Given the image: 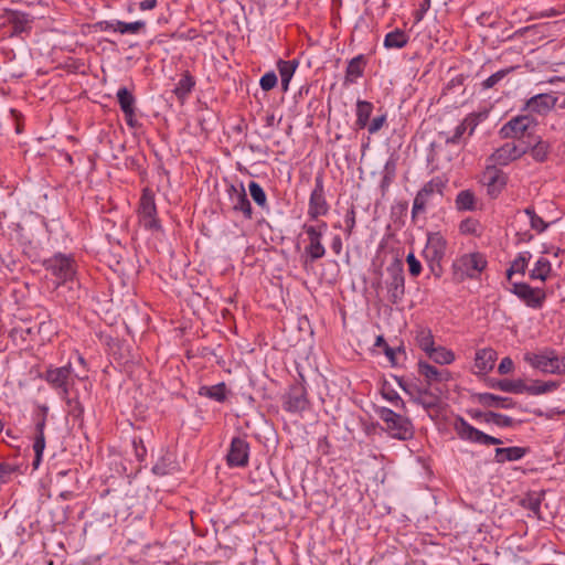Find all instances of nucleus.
<instances>
[{
	"instance_id": "nucleus-57",
	"label": "nucleus",
	"mask_w": 565,
	"mask_h": 565,
	"mask_svg": "<svg viewBox=\"0 0 565 565\" xmlns=\"http://www.w3.org/2000/svg\"><path fill=\"white\" fill-rule=\"evenodd\" d=\"M513 367H514V363H513L512 359L507 356L501 360V362L498 366V372L501 375H504V374L510 373L513 370Z\"/></svg>"
},
{
	"instance_id": "nucleus-25",
	"label": "nucleus",
	"mask_w": 565,
	"mask_h": 565,
	"mask_svg": "<svg viewBox=\"0 0 565 565\" xmlns=\"http://www.w3.org/2000/svg\"><path fill=\"white\" fill-rule=\"evenodd\" d=\"M418 373L425 377L426 385L430 386L434 382H447L450 379V373L447 370H438L436 366L419 361Z\"/></svg>"
},
{
	"instance_id": "nucleus-8",
	"label": "nucleus",
	"mask_w": 565,
	"mask_h": 565,
	"mask_svg": "<svg viewBox=\"0 0 565 565\" xmlns=\"http://www.w3.org/2000/svg\"><path fill=\"white\" fill-rule=\"evenodd\" d=\"M444 188H445V182L439 177H436L424 184V186L417 192V194L414 199V202H413V209H412L413 220L417 215L425 213L426 206L430 202L433 195H435V194L443 195Z\"/></svg>"
},
{
	"instance_id": "nucleus-46",
	"label": "nucleus",
	"mask_w": 565,
	"mask_h": 565,
	"mask_svg": "<svg viewBox=\"0 0 565 565\" xmlns=\"http://www.w3.org/2000/svg\"><path fill=\"white\" fill-rule=\"evenodd\" d=\"M428 356L438 364H450L455 360V354L443 347L434 348Z\"/></svg>"
},
{
	"instance_id": "nucleus-24",
	"label": "nucleus",
	"mask_w": 565,
	"mask_h": 565,
	"mask_svg": "<svg viewBox=\"0 0 565 565\" xmlns=\"http://www.w3.org/2000/svg\"><path fill=\"white\" fill-rule=\"evenodd\" d=\"M475 399L484 407L494 408H513L516 403L510 397L494 395L492 393H477L473 395Z\"/></svg>"
},
{
	"instance_id": "nucleus-42",
	"label": "nucleus",
	"mask_w": 565,
	"mask_h": 565,
	"mask_svg": "<svg viewBox=\"0 0 565 565\" xmlns=\"http://www.w3.org/2000/svg\"><path fill=\"white\" fill-rule=\"evenodd\" d=\"M145 28H146V22L142 20H138L135 22H124V21L116 20L115 32H119L121 34H126V33L137 34Z\"/></svg>"
},
{
	"instance_id": "nucleus-59",
	"label": "nucleus",
	"mask_w": 565,
	"mask_h": 565,
	"mask_svg": "<svg viewBox=\"0 0 565 565\" xmlns=\"http://www.w3.org/2000/svg\"><path fill=\"white\" fill-rule=\"evenodd\" d=\"M430 8V0H425L420 8L414 12L415 23H418L423 20L425 13Z\"/></svg>"
},
{
	"instance_id": "nucleus-38",
	"label": "nucleus",
	"mask_w": 565,
	"mask_h": 565,
	"mask_svg": "<svg viewBox=\"0 0 565 565\" xmlns=\"http://www.w3.org/2000/svg\"><path fill=\"white\" fill-rule=\"evenodd\" d=\"M194 85L195 81L193 76H191L189 72H185L178 82V84L175 85L173 93L177 95L179 99H183L191 93Z\"/></svg>"
},
{
	"instance_id": "nucleus-26",
	"label": "nucleus",
	"mask_w": 565,
	"mask_h": 565,
	"mask_svg": "<svg viewBox=\"0 0 565 565\" xmlns=\"http://www.w3.org/2000/svg\"><path fill=\"white\" fill-rule=\"evenodd\" d=\"M529 449L524 447L513 446L505 448H495L494 449V458L493 460L497 463H504L508 461H518L521 460L526 454Z\"/></svg>"
},
{
	"instance_id": "nucleus-11",
	"label": "nucleus",
	"mask_w": 565,
	"mask_h": 565,
	"mask_svg": "<svg viewBox=\"0 0 565 565\" xmlns=\"http://www.w3.org/2000/svg\"><path fill=\"white\" fill-rule=\"evenodd\" d=\"M329 205L324 196L323 179L321 175L316 177L315 188L310 194L308 215L311 220H318L328 213Z\"/></svg>"
},
{
	"instance_id": "nucleus-7",
	"label": "nucleus",
	"mask_w": 565,
	"mask_h": 565,
	"mask_svg": "<svg viewBox=\"0 0 565 565\" xmlns=\"http://www.w3.org/2000/svg\"><path fill=\"white\" fill-rule=\"evenodd\" d=\"M399 386L412 397L413 402L423 406L425 409H435L439 407L440 394L439 388L430 390L428 385L420 387L417 385L407 386L401 380Z\"/></svg>"
},
{
	"instance_id": "nucleus-4",
	"label": "nucleus",
	"mask_w": 565,
	"mask_h": 565,
	"mask_svg": "<svg viewBox=\"0 0 565 565\" xmlns=\"http://www.w3.org/2000/svg\"><path fill=\"white\" fill-rule=\"evenodd\" d=\"M446 248L447 242L439 232L428 233L423 257L428 263L430 270L437 276L441 270L440 263L446 255Z\"/></svg>"
},
{
	"instance_id": "nucleus-29",
	"label": "nucleus",
	"mask_w": 565,
	"mask_h": 565,
	"mask_svg": "<svg viewBox=\"0 0 565 565\" xmlns=\"http://www.w3.org/2000/svg\"><path fill=\"white\" fill-rule=\"evenodd\" d=\"M489 386L508 393L521 394L524 393L525 383L522 380H490Z\"/></svg>"
},
{
	"instance_id": "nucleus-15",
	"label": "nucleus",
	"mask_w": 565,
	"mask_h": 565,
	"mask_svg": "<svg viewBox=\"0 0 565 565\" xmlns=\"http://www.w3.org/2000/svg\"><path fill=\"white\" fill-rule=\"evenodd\" d=\"M72 374V365L61 367H49L45 371L44 380L55 390L60 391L63 397H66L70 393L68 381Z\"/></svg>"
},
{
	"instance_id": "nucleus-55",
	"label": "nucleus",
	"mask_w": 565,
	"mask_h": 565,
	"mask_svg": "<svg viewBox=\"0 0 565 565\" xmlns=\"http://www.w3.org/2000/svg\"><path fill=\"white\" fill-rule=\"evenodd\" d=\"M406 262L408 264L409 274L413 277H417L422 273V264H420V262L415 257V255L413 253H409L407 255Z\"/></svg>"
},
{
	"instance_id": "nucleus-44",
	"label": "nucleus",
	"mask_w": 565,
	"mask_h": 565,
	"mask_svg": "<svg viewBox=\"0 0 565 565\" xmlns=\"http://www.w3.org/2000/svg\"><path fill=\"white\" fill-rule=\"evenodd\" d=\"M374 345L377 347V348H382L383 349L384 354L388 359V361H390L392 366H395L397 364V362H396V353L397 352H404L403 347H398L397 349L391 348L386 343V341H385L383 335H377L376 337Z\"/></svg>"
},
{
	"instance_id": "nucleus-31",
	"label": "nucleus",
	"mask_w": 565,
	"mask_h": 565,
	"mask_svg": "<svg viewBox=\"0 0 565 565\" xmlns=\"http://www.w3.org/2000/svg\"><path fill=\"white\" fill-rule=\"evenodd\" d=\"M373 111V104L366 100H358L356 103V120L355 125L359 129L366 128Z\"/></svg>"
},
{
	"instance_id": "nucleus-12",
	"label": "nucleus",
	"mask_w": 565,
	"mask_h": 565,
	"mask_svg": "<svg viewBox=\"0 0 565 565\" xmlns=\"http://www.w3.org/2000/svg\"><path fill=\"white\" fill-rule=\"evenodd\" d=\"M512 294L523 300L527 307L539 309L546 298L545 291L541 288H533L526 282H513L510 289Z\"/></svg>"
},
{
	"instance_id": "nucleus-54",
	"label": "nucleus",
	"mask_w": 565,
	"mask_h": 565,
	"mask_svg": "<svg viewBox=\"0 0 565 565\" xmlns=\"http://www.w3.org/2000/svg\"><path fill=\"white\" fill-rule=\"evenodd\" d=\"M386 122V114H382L373 118L366 126L369 134L374 135L379 132Z\"/></svg>"
},
{
	"instance_id": "nucleus-21",
	"label": "nucleus",
	"mask_w": 565,
	"mask_h": 565,
	"mask_svg": "<svg viewBox=\"0 0 565 565\" xmlns=\"http://www.w3.org/2000/svg\"><path fill=\"white\" fill-rule=\"evenodd\" d=\"M507 181V174L495 167H488L482 174V182L487 185L491 198H497L501 193Z\"/></svg>"
},
{
	"instance_id": "nucleus-27",
	"label": "nucleus",
	"mask_w": 565,
	"mask_h": 565,
	"mask_svg": "<svg viewBox=\"0 0 565 565\" xmlns=\"http://www.w3.org/2000/svg\"><path fill=\"white\" fill-rule=\"evenodd\" d=\"M497 352L493 349H481L476 353L475 366L479 372L487 373L494 366Z\"/></svg>"
},
{
	"instance_id": "nucleus-2",
	"label": "nucleus",
	"mask_w": 565,
	"mask_h": 565,
	"mask_svg": "<svg viewBox=\"0 0 565 565\" xmlns=\"http://www.w3.org/2000/svg\"><path fill=\"white\" fill-rule=\"evenodd\" d=\"M43 266L46 271L55 277L57 286L72 281L76 274L74 259L61 253L45 259Z\"/></svg>"
},
{
	"instance_id": "nucleus-60",
	"label": "nucleus",
	"mask_w": 565,
	"mask_h": 565,
	"mask_svg": "<svg viewBox=\"0 0 565 565\" xmlns=\"http://www.w3.org/2000/svg\"><path fill=\"white\" fill-rule=\"evenodd\" d=\"M384 396L388 401L393 402L396 407H398V406L404 407V402L396 392L392 391V392L385 394Z\"/></svg>"
},
{
	"instance_id": "nucleus-48",
	"label": "nucleus",
	"mask_w": 565,
	"mask_h": 565,
	"mask_svg": "<svg viewBox=\"0 0 565 565\" xmlns=\"http://www.w3.org/2000/svg\"><path fill=\"white\" fill-rule=\"evenodd\" d=\"M173 460L170 455L162 456L152 467V472L157 476H166L173 469Z\"/></svg>"
},
{
	"instance_id": "nucleus-63",
	"label": "nucleus",
	"mask_w": 565,
	"mask_h": 565,
	"mask_svg": "<svg viewBox=\"0 0 565 565\" xmlns=\"http://www.w3.org/2000/svg\"><path fill=\"white\" fill-rule=\"evenodd\" d=\"M157 0H143L139 3V9L142 11L152 10L157 7Z\"/></svg>"
},
{
	"instance_id": "nucleus-64",
	"label": "nucleus",
	"mask_w": 565,
	"mask_h": 565,
	"mask_svg": "<svg viewBox=\"0 0 565 565\" xmlns=\"http://www.w3.org/2000/svg\"><path fill=\"white\" fill-rule=\"evenodd\" d=\"M14 470H15L14 467H12L9 463H6V462L0 463V479L12 473Z\"/></svg>"
},
{
	"instance_id": "nucleus-34",
	"label": "nucleus",
	"mask_w": 565,
	"mask_h": 565,
	"mask_svg": "<svg viewBox=\"0 0 565 565\" xmlns=\"http://www.w3.org/2000/svg\"><path fill=\"white\" fill-rule=\"evenodd\" d=\"M364 66L365 60L363 55L353 57L348 64L345 79L351 83L355 82L356 78L363 75Z\"/></svg>"
},
{
	"instance_id": "nucleus-10",
	"label": "nucleus",
	"mask_w": 565,
	"mask_h": 565,
	"mask_svg": "<svg viewBox=\"0 0 565 565\" xmlns=\"http://www.w3.org/2000/svg\"><path fill=\"white\" fill-rule=\"evenodd\" d=\"M536 126V121L529 115H519L507 121L500 129L503 139H521L527 131Z\"/></svg>"
},
{
	"instance_id": "nucleus-45",
	"label": "nucleus",
	"mask_w": 565,
	"mask_h": 565,
	"mask_svg": "<svg viewBox=\"0 0 565 565\" xmlns=\"http://www.w3.org/2000/svg\"><path fill=\"white\" fill-rule=\"evenodd\" d=\"M456 206L459 211L475 210V194L469 190L459 192L456 198Z\"/></svg>"
},
{
	"instance_id": "nucleus-35",
	"label": "nucleus",
	"mask_w": 565,
	"mask_h": 565,
	"mask_svg": "<svg viewBox=\"0 0 565 565\" xmlns=\"http://www.w3.org/2000/svg\"><path fill=\"white\" fill-rule=\"evenodd\" d=\"M531 257L530 252L520 253L507 269L508 280H511L514 274H524Z\"/></svg>"
},
{
	"instance_id": "nucleus-13",
	"label": "nucleus",
	"mask_w": 565,
	"mask_h": 565,
	"mask_svg": "<svg viewBox=\"0 0 565 565\" xmlns=\"http://www.w3.org/2000/svg\"><path fill=\"white\" fill-rule=\"evenodd\" d=\"M477 127L476 118L470 115L466 117L455 129L452 136H448L445 132H440L439 136L445 138V146L454 148V153L457 156L462 149L463 135L469 129V136H471Z\"/></svg>"
},
{
	"instance_id": "nucleus-22",
	"label": "nucleus",
	"mask_w": 565,
	"mask_h": 565,
	"mask_svg": "<svg viewBox=\"0 0 565 565\" xmlns=\"http://www.w3.org/2000/svg\"><path fill=\"white\" fill-rule=\"evenodd\" d=\"M556 103L557 97L553 96L552 94H537L526 100L525 109L539 115H545L554 108Z\"/></svg>"
},
{
	"instance_id": "nucleus-62",
	"label": "nucleus",
	"mask_w": 565,
	"mask_h": 565,
	"mask_svg": "<svg viewBox=\"0 0 565 565\" xmlns=\"http://www.w3.org/2000/svg\"><path fill=\"white\" fill-rule=\"evenodd\" d=\"M331 248L334 254L339 255L342 250V241L339 235L334 236L331 243Z\"/></svg>"
},
{
	"instance_id": "nucleus-20",
	"label": "nucleus",
	"mask_w": 565,
	"mask_h": 565,
	"mask_svg": "<svg viewBox=\"0 0 565 565\" xmlns=\"http://www.w3.org/2000/svg\"><path fill=\"white\" fill-rule=\"evenodd\" d=\"M524 360L533 367L542 371L543 373L558 374V355L554 351L540 353V354H525Z\"/></svg>"
},
{
	"instance_id": "nucleus-41",
	"label": "nucleus",
	"mask_w": 565,
	"mask_h": 565,
	"mask_svg": "<svg viewBox=\"0 0 565 565\" xmlns=\"http://www.w3.org/2000/svg\"><path fill=\"white\" fill-rule=\"evenodd\" d=\"M45 415H43L40 420L35 424V431L36 436L33 444V450L34 454H42L45 448V436H44V428H45Z\"/></svg>"
},
{
	"instance_id": "nucleus-56",
	"label": "nucleus",
	"mask_w": 565,
	"mask_h": 565,
	"mask_svg": "<svg viewBox=\"0 0 565 565\" xmlns=\"http://www.w3.org/2000/svg\"><path fill=\"white\" fill-rule=\"evenodd\" d=\"M344 223L347 225L345 232L350 236L353 232V228L355 226V211L353 207L348 210L345 216H344Z\"/></svg>"
},
{
	"instance_id": "nucleus-52",
	"label": "nucleus",
	"mask_w": 565,
	"mask_h": 565,
	"mask_svg": "<svg viewBox=\"0 0 565 565\" xmlns=\"http://www.w3.org/2000/svg\"><path fill=\"white\" fill-rule=\"evenodd\" d=\"M263 90L268 92L277 85V75L275 72L265 73L259 81Z\"/></svg>"
},
{
	"instance_id": "nucleus-17",
	"label": "nucleus",
	"mask_w": 565,
	"mask_h": 565,
	"mask_svg": "<svg viewBox=\"0 0 565 565\" xmlns=\"http://www.w3.org/2000/svg\"><path fill=\"white\" fill-rule=\"evenodd\" d=\"M302 228L308 235L309 241V244L305 248V253L307 256L306 263H315L316 260L322 258L326 255V248L321 243V233L320 231L315 230L313 225L305 224Z\"/></svg>"
},
{
	"instance_id": "nucleus-28",
	"label": "nucleus",
	"mask_w": 565,
	"mask_h": 565,
	"mask_svg": "<svg viewBox=\"0 0 565 565\" xmlns=\"http://www.w3.org/2000/svg\"><path fill=\"white\" fill-rule=\"evenodd\" d=\"M409 41L408 34L402 29L388 32L384 38V47L387 50L403 49Z\"/></svg>"
},
{
	"instance_id": "nucleus-6",
	"label": "nucleus",
	"mask_w": 565,
	"mask_h": 565,
	"mask_svg": "<svg viewBox=\"0 0 565 565\" xmlns=\"http://www.w3.org/2000/svg\"><path fill=\"white\" fill-rule=\"evenodd\" d=\"M487 266V259L480 253L465 254L454 263L458 279L476 278Z\"/></svg>"
},
{
	"instance_id": "nucleus-49",
	"label": "nucleus",
	"mask_w": 565,
	"mask_h": 565,
	"mask_svg": "<svg viewBox=\"0 0 565 565\" xmlns=\"http://www.w3.org/2000/svg\"><path fill=\"white\" fill-rule=\"evenodd\" d=\"M396 172V162L393 159H390L384 167V175L381 181L382 190H385L390 186L395 178Z\"/></svg>"
},
{
	"instance_id": "nucleus-14",
	"label": "nucleus",
	"mask_w": 565,
	"mask_h": 565,
	"mask_svg": "<svg viewBox=\"0 0 565 565\" xmlns=\"http://www.w3.org/2000/svg\"><path fill=\"white\" fill-rule=\"evenodd\" d=\"M226 192L228 194L232 211L235 213H242L246 220H252L253 209L244 185L241 184L239 186H236L231 184L226 189Z\"/></svg>"
},
{
	"instance_id": "nucleus-61",
	"label": "nucleus",
	"mask_w": 565,
	"mask_h": 565,
	"mask_svg": "<svg viewBox=\"0 0 565 565\" xmlns=\"http://www.w3.org/2000/svg\"><path fill=\"white\" fill-rule=\"evenodd\" d=\"M96 26L100 30V31H109V30H113L115 31V28H116V21H99Z\"/></svg>"
},
{
	"instance_id": "nucleus-19",
	"label": "nucleus",
	"mask_w": 565,
	"mask_h": 565,
	"mask_svg": "<svg viewBox=\"0 0 565 565\" xmlns=\"http://www.w3.org/2000/svg\"><path fill=\"white\" fill-rule=\"evenodd\" d=\"M248 443L241 437H234L226 456L227 465L230 467H245L248 463Z\"/></svg>"
},
{
	"instance_id": "nucleus-47",
	"label": "nucleus",
	"mask_w": 565,
	"mask_h": 565,
	"mask_svg": "<svg viewBox=\"0 0 565 565\" xmlns=\"http://www.w3.org/2000/svg\"><path fill=\"white\" fill-rule=\"evenodd\" d=\"M416 341H417L419 348L423 351H425L427 354L435 348L434 347V337H433L430 330L420 329L417 332Z\"/></svg>"
},
{
	"instance_id": "nucleus-53",
	"label": "nucleus",
	"mask_w": 565,
	"mask_h": 565,
	"mask_svg": "<svg viewBox=\"0 0 565 565\" xmlns=\"http://www.w3.org/2000/svg\"><path fill=\"white\" fill-rule=\"evenodd\" d=\"M68 414L74 419H81L84 414V407L78 399H67Z\"/></svg>"
},
{
	"instance_id": "nucleus-16",
	"label": "nucleus",
	"mask_w": 565,
	"mask_h": 565,
	"mask_svg": "<svg viewBox=\"0 0 565 565\" xmlns=\"http://www.w3.org/2000/svg\"><path fill=\"white\" fill-rule=\"evenodd\" d=\"M527 152L529 146H526L524 141H520L518 143L507 142L493 152L491 159L497 164L505 166L509 162L521 158Z\"/></svg>"
},
{
	"instance_id": "nucleus-18",
	"label": "nucleus",
	"mask_w": 565,
	"mask_h": 565,
	"mask_svg": "<svg viewBox=\"0 0 565 565\" xmlns=\"http://www.w3.org/2000/svg\"><path fill=\"white\" fill-rule=\"evenodd\" d=\"M307 391L303 385H292L284 398V409L289 413H300L308 407Z\"/></svg>"
},
{
	"instance_id": "nucleus-39",
	"label": "nucleus",
	"mask_w": 565,
	"mask_h": 565,
	"mask_svg": "<svg viewBox=\"0 0 565 565\" xmlns=\"http://www.w3.org/2000/svg\"><path fill=\"white\" fill-rule=\"evenodd\" d=\"M248 191L254 202L263 210H269L267 195L264 189L255 181H250L248 184Z\"/></svg>"
},
{
	"instance_id": "nucleus-32",
	"label": "nucleus",
	"mask_w": 565,
	"mask_h": 565,
	"mask_svg": "<svg viewBox=\"0 0 565 565\" xmlns=\"http://www.w3.org/2000/svg\"><path fill=\"white\" fill-rule=\"evenodd\" d=\"M227 388L225 383L221 382L212 386H201L199 390V394L201 396L209 397L216 402H224L226 399Z\"/></svg>"
},
{
	"instance_id": "nucleus-43",
	"label": "nucleus",
	"mask_w": 565,
	"mask_h": 565,
	"mask_svg": "<svg viewBox=\"0 0 565 565\" xmlns=\"http://www.w3.org/2000/svg\"><path fill=\"white\" fill-rule=\"evenodd\" d=\"M486 423L499 427H513L516 424L512 417L495 412H486Z\"/></svg>"
},
{
	"instance_id": "nucleus-50",
	"label": "nucleus",
	"mask_w": 565,
	"mask_h": 565,
	"mask_svg": "<svg viewBox=\"0 0 565 565\" xmlns=\"http://www.w3.org/2000/svg\"><path fill=\"white\" fill-rule=\"evenodd\" d=\"M513 70H514L513 67H509V68H503V70L495 72L494 74H492L491 76H489L487 79H484L482 82V84H481L482 88L483 89L492 88Z\"/></svg>"
},
{
	"instance_id": "nucleus-51",
	"label": "nucleus",
	"mask_w": 565,
	"mask_h": 565,
	"mask_svg": "<svg viewBox=\"0 0 565 565\" xmlns=\"http://www.w3.org/2000/svg\"><path fill=\"white\" fill-rule=\"evenodd\" d=\"M522 507L530 510L534 514L540 513L541 498L540 495L531 494L522 500Z\"/></svg>"
},
{
	"instance_id": "nucleus-58",
	"label": "nucleus",
	"mask_w": 565,
	"mask_h": 565,
	"mask_svg": "<svg viewBox=\"0 0 565 565\" xmlns=\"http://www.w3.org/2000/svg\"><path fill=\"white\" fill-rule=\"evenodd\" d=\"M530 224H531V227L533 230L537 231L539 233L544 232L547 227V223L544 222V220L541 216H539L537 214L534 217L532 216Z\"/></svg>"
},
{
	"instance_id": "nucleus-33",
	"label": "nucleus",
	"mask_w": 565,
	"mask_h": 565,
	"mask_svg": "<svg viewBox=\"0 0 565 565\" xmlns=\"http://www.w3.org/2000/svg\"><path fill=\"white\" fill-rule=\"evenodd\" d=\"M527 146V143H525ZM550 143L537 137L533 145H529V151L532 158L537 162H544L550 153Z\"/></svg>"
},
{
	"instance_id": "nucleus-40",
	"label": "nucleus",
	"mask_w": 565,
	"mask_h": 565,
	"mask_svg": "<svg viewBox=\"0 0 565 565\" xmlns=\"http://www.w3.org/2000/svg\"><path fill=\"white\" fill-rule=\"evenodd\" d=\"M550 273L551 263L546 258L541 257L536 260L534 268L530 271V278L545 281Z\"/></svg>"
},
{
	"instance_id": "nucleus-3",
	"label": "nucleus",
	"mask_w": 565,
	"mask_h": 565,
	"mask_svg": "<svg viewBox=\"0 0 565 565\" xmlns=\"http://www.w3.org/2000/svg\"><path fill=\"white\" fill-rule=\"evenodd\" d=\"M387 278L385 280V288L387 299L391 303H399L405 296V276L403 264L399 259H395L387 268Z\"/></svg>"
},
{
	"instance_id": "nucleus-1",
	"label": "nucleus",
	"mask_w": 565,
	"mask_h": 565,
	"mask_svg": "<svg viewBox=\"0 0 565 565\" xmlns=\"http://www.w3.org/2000/svg\"><path fill=\"white\" fill-rule=\"evenodd\" d=\"M380 418L385 423L387 433L398 440H409L414 436L412 422L394 411L383 407L379 412Z\"/></svg>"
},
{
	"instance_id": "nucleus-9",
	"label": "nucleus",
	"mask_w": 565,
	"mask_h": 565,
	"mask_svg": "<svg viewBox=\"0 0 565 565\" xmlns=\"http://www.w3.org/2000/svg\"><path fill=\"white\" fill-rule=\"evenodd\" d=\"M139 221L141 225L149 231H158L160 230V222L156 217L157 207L154 203V196L152 192L148 189H145L142 195L140 198L139 209H138Z\"/></svg>"
},
{
	"instance_id": "nucleus-37",
	"label": "nucleus",
	"mask_w": 565,
	"mask_h": 565,
	"mask_svg": "<svg viewBox=\"0 0 565 565\" xmlns=\"http://www.w3.org/2000/svg\"><path fill=\"white\" fill-rule=\"evenodd\" d=\"M558 386H559V383L557 381H547V382L536 381L532 385L525 384L524 393H527L530 395H542V394L550 393V392L557 390Z\"/></svg>"
},
{
	"instance_id": "nucleus-5",
	"label": "nucleus",
	"mask_w": 565,
	"mask_h": 565,
	"mask_svg": "<svg viewBox=\"0 0 565 565\" xmlns=\"http://www.w3.org/2000/svg\"><path fill=\"white\" fill-rule=\"evenodd\" d=\"M454 429H455L457 436L463 441L483 445V446L503 444V441L500 438L490 436V435L477 429L461 416H458L455 419Z\"/></svg>"
},
{
	"instance_id": "nucleus-30",
	"label": "nucleus",
	"mask_w": 565,
	"mask_h": 565,
	"mask_svg": "<svg viewBox=\"0 0 565 565\" xmlns=\"http://www.w3.org/2000/svg\"><path fill=\"white\" fill-rule=\"evenodd\" d=\"M278 66V71H279V75H280V78H281V87H282V90L284 92H287L288 90V86H289V83H290V79L298 66V61L296 60H292V61H284V60H280L277 64Z\"/></svg>"
},
{
	"instance_id": "nucleus-23",
	"label": "nucleus",
	"mask_w": 565,
	"mask_h": 565,
	"mask_svg": "<svg viewBox=\"0 0 565 565\" xmlns=\"http://www.w3.org/2000/svg\"><path fill=\"white\" fill-rule=\"evenodd\" d=\"M7 21L11 26V36H19L22 33H29L32 28L33 19L30 14L21 11H10L7 14Z\"/></svg>"
},
{
	"instance_id": "nucleus-36",
	"label": "nucleus",
	"mask_w": 565,
	"mask_h": 565,
	"mask_svg": "<svg viewBox=\"0 0 565 565\" xmlns=\"http://www.w3.org/2000/svg\"><path fill=\"white\" fill-rule=\"evenodd\" d=\"M117 100L124 115H130L131 110H136V98L126 87L118 89Z\"/></svg>"
}]
</instances>
